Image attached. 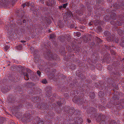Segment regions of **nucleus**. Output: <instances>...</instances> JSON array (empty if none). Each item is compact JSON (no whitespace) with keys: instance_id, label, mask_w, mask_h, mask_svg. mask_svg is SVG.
<instances>
[{"instance_id":"obj_1","label":"nucleus","mask_w":124,"mask_h":124,"mask_svg":"<svg viewBox=\"0 0 124 124\" xmlns=\"http://www.w3.org/2000/svg\"><path fill=\"white\" fill-rule=\"evenodd\" d=\"M39 65V64L40 65V67L39 68L42 69L46 68L45 70V72L46 73H48V76L49 79L51 81H54L55 82H58L60 81V80L61 78H62L61 77L63 78V79L65 80L66 78L63 75H62L60 76L59 74L56 75L55 76V74L56 73V70H52V73H50V68L51 67L53 66V65H51L52 62H38Z\"/></svg>"},{"instance_id":"obj_2","label":"nucleus","mask_w":124,"mask_h":124,"mask_svg":"<svg viewBox=\"0 0 124 124\" xmlns=\"http://www.w3.org/2000/svg\"><path fill=\"white\" fill-rule=\"evenodd\" d=\"M31 100L34 102L37 103V106L39 108L46 110L49 108V105H47L46 103H43V98L41 97V96L32 97Z\"/></svg>"},{"instance_id":"obj_3","label":"nucleus","mask_w":124,"mask_h":124,"mask_svg":"<svg viewBox=\"0 0 124 124\" xmlns=\"http://www.w3.org/2000/svg\"><path fill=\"white\" fill-rule=\"evenodd\" d=\"M80 90L78 89L77 91L78 93H80L78 96V98H73L72 100L74 102L81 104H83L84 101L83 96L84 95L83 93L84 92V90L83 88L81 87L79 89Z\"/></svg>"},{"instance_id":"obj_4","label":"nucleus","mask_w":124,"mask_h":124,"mask_svg":"<svg viewBox=\"0 0 124 124\" xmlns=\"http://www.w3.org/2000/svg\"><path fill=\"white\" fill-rule=\"evenodd\" d=\"M48 46L49 50H47V51L46 53H44V55L45 58L49 60H56L58 57V55L56 54H53L51 52L50 49L49 47H50L51 48L49 44H48Z\"/></svg>"},{"instance_id":"obj_5","label":"nucleus","mask_w":124,"mask_h":124,"mask_svg":"<svg viewBox=\"0 0 124 124\" xmlns=\"http://www.w3.org/2000/svg\"><path fill=\"white\" fill-rule=\"evenodd\" d=\"M96 111V108L92 107L88 109L87 113L88 114H90V117L93 118V116H94V117H95V118H96V119L97 122H100L101 121V115H99L98 117L97 116H95V114Z\"/></svg>"},{"instance_id":"obj_6","label":"nucleus","mask_w":124,"mask_h":124,"mask_svg":"<svg viewBox=\"0 0 124 124\" xmlns=\"http://www.w3.org/2000/svg\"><path fill=\"white\" fill-rule=\"evenodd\" d=\"M110 18L113 20H115L116 19H118L121 22L122 25H124V16L123 15L121 14L118 15V17L116 16V15L115 13H112L110 16Z\"/></svg>"},{"instance_id":"obj_7","label":"nucleus","mask_w":124,"mask_h":124,"mask_svg":"<svg viewBox=\"0 0 124 124\" xmlns=\"http://www.w3.org/2000/svg\"><path fill=\"white\" fill-rule=\"evenodd\" d=\"M38 51L35 50L33 53L34 56V59L35 62H41L42 60L40 59V55L38 54Z\"/></svg>"},{"instance_id":"obj_8","label":"nucleus","mask_w":124,"mask_h":124,"mask_svg":"<svg viewBox=\"0 0 124 124\" xmlns=\"http://www.w3.org/2000/svg\"><path fill=\"white\" fill-rule=\"evenodd\" d=\"M25 100L24 98H22L19 100L18 102V106H17V108L20 109L21 108L24 107V104L25 103Z\"/></svg>"},{"instance_id":"obj_9","label":"nucleus","mask_w":124,"mask_h":124,"mask_svg":"<svg viewBox=\"0 0 124 124\" xmlns=\"http://www.w3.org/2000/svg\"><path fill=\"white\" fill-rule=\"evenodd\" d=\"M45 91H46V96L48 97H50L52 94V91L51 87L49 86H47L46 88Z\"/></svg>"},{"instance_id":"obj_10","label":"nucleus","mask_w":124,"mask_h":124,"mask_svg":"<svg viewBox=\"0 0 124 124\" xmlns=\"http://www.w3.org/2000/svg\"><path fill=\"white\" fill-rule=\"evenodd\" d=\"M115 6L117 9H121L124 10V3H122L121 1L118 3H116L115 4Z\"/></svg>"},{"instance_id":"obj_11","label":"nucleus","mask_w":124,"mask_h":124,"mask_svg":"<svg viewBox=\"0 0 124 124\" xmlns=\"http://www.w3.org/2000/svg\"><path fill=\"white\" fill-rule=\"evenodd\" d=\"M96 22H95V25L96 26H97V29L98 30V31L99 32V33L100 34L101 31V22L100 21L98 20H96Z\"/></svg>"},{"instance_id":"obj_12","label":"nucleus","mask_w":124,"mask_h":124,"mask_svg":"<svg viewBox=\"0 0 124 124\" xmlns=\"http://www.w3.org/2000/svg\"><path fill=\"white\" fill-rule=\"evenodd\" d=\"M56 3L55 0H47V1L46 3V5L48 6L55 5Z\"/></svg>"},{"instance_id":"obj_13","label":"nucleus","mask_w":124,"mask_h":124,"mask_svg":"<svg viewBox=\"0 0 124 124\" xmlns=\"http://www.w3.org/2000/svg\"><path fill=\"white\" fill-rule=\"evenodd\" d=\"M77 120L76 121H75V123H71L69 124H78L79 123H81L83 122V120L81 118H79L78 116L76 117Z\"/></svg>"},{"instance_id":"obj_14","label":"nucleus","mask_w":124,"mask_h":124,"mask_svg":"<svg viewBox=\"0 0 124 124\" xmlns=\"http://www.w3.org/2000/svg\"><path fill=\"white\" fill-rule=\"evenodd\" d=\"M67 113H70L71 114L73 115L74 114V112L75 110V109L74 107L70 108L69 110L67 109L65 110Z\"/></svg>"},{"instance_id":"obj_15","label":"nucleus","mask_w":124,"mask_h":124,"mask_svg":"<svg viewBox=\"0 0 124 124\" xmlns=\"http://www.w3.org/2000/svg\"><path fill=\"white\" fill-rule=\"evenodd\" d=\"M60 101H58L57 102V104L58 105L60 106L62 105V104H64L65 103V101L64 99L62 98H61Z\"/></svg>"},{"instance_id":"obj_16","label":"nucleus","mask_w":124,"mask_h":124,"mask_svg":"<svg viewBox=\"0 0 124 124\" xmlns=\"http://www.w3.org/2000/svg\"><path fill=\"white\" fill-rule=\"evenodd\" d=\"M9 90V89L8 88L7 86H4L1 88L2 91L4 93H5L7 92Z\"/></svg>"},{"instance_id":"obj_17","label":"nucleus","mask_w":124,"mask_h":124,"mask_svg":"<svg viewBox=\"0 0 124 124\" xmlns=\"http://www.w3.org/2000/svg\"><path fill=\"white\" fill-rule=\"evenodd\" d=\"M110 54H109L108 53H106L105 55H104L103 57V60H107V61L108 62L107 60H108L110 58Z\"/></svg>"},{"instance_id":"obj_18","label":"nucleus","mask_w":124,"mask_h":124,"mask_svg":"<svg viewBox=\"0 0 124 124\" xmlns=\"http://www.w3.org/2000/svg\"><path fill=\"white\" fill-rule=\"evenodd\" d=\"M117 32L119 35L122 36L124 34V32L123 30L120 29H119L117 30Z\"/></svg>"},{"instance_id":"obj_19","label":"nucleus","mask_w":124,"mask_h":124,"mask_svg":"<svg viewBox=\"0 0 124 124\" xmlns=\"http://www.w3.org/2000/svg\"><path fill=\"white\" fill-rule=\"evenodd\" d=\"M23 76L24 79L26 80H28L29 79V76L28 74L27 73H23Z\"/></svg>"},{"instance_id":"obj_20","label":"nucleus","mask_w":124,"mask_h":124,"mask_svg":"<svg viewBox=\"0 0 124 124\" xmlns=\"http://www.w3.org/2000/svg\"><path fill=\"white\" fill-rule=\"evenodd\" d=\"M62 91L64 92H68L69 91V89L67 88L65 86H63L62 87V88L61 89Z\"/></svg>"},{"instance_id":"obj_21","label":"nucleus","mask_w":124,"mask_h":124,"mask_svg":"<svg viewBox=\"0 0 124 124\" xmlns=\"http://www.w3.org/2000/svg\"><path fill=\"white\" fill-rule=\"evenodd\" d=\"M96 53H95L92 55V58H93L94 60H96L98 58V56H96Z\"/></svg>"},{"instance_id":"obj_22","label":"nucleus","mask_w":124,"mask_h":124,"mask_svg":"<svg viewBox=\"0 0 124 124\" xmlns=\"http://www.w3.org/2000/svg\"><path fill=\"white\" fill-rule=\"evenodd\" d=\"M58 38L60 39V41L62 42H63L65 40V38L63 36H61L58 37Z\"/></svg>"},{"instance_id":"obj_23","label":"nucleus","mask_w":124,"mask_h":124,"mask_svg":"<svg viewBox=\"0 0 124 124\" xmlns=\"http://www.w3.org/2000/svg\"><path fill=\"white\" fill-rule=\"evenodd\" d=\"M30 6V3L28 2H26L25 3H24L22 5V6L23 8L26 6Z\"/></svg>"},{"instance_id":"obj_24","label":"nucleus","mask_w":124,"mask_h":124,"mask_svg":"<svg viewBox=\"0 0 124 124\" xmlns=\"http://www.w3.org/2000/svg\"><path fill=\"white\" fill-rule=\"evenodd\" d=\"M76 68V66L75 64H72L70 66V68L72 70H74Z\"/></svg>"},{"instance_id":"obj_25","label":"nucleus","mask_w":124,"mask_h":124,"mask_svg":"<svg viewBox=\"0 0 124 124\" xmlns=\"http://www.w3.org/2000/svg\"><path fill=\"white\" fill-rule=\"evenodd\" d=\"M104 34L106 36H109L110 34V32L108 31H106L104 33Z\"/></svg>"},{"instance_id":"obj_26","label":"nucleus","mask_w":124,"mask_h":124,"mask_svg":"<svg viewBox=\"0 0 124 124\" xmlns=\"http://www.w3.org/2000/svg\"><path fill=\"white\" fill-rule=\"evenodd\" d=\"M69 107L67 106H65L63 108V110H64V111L66 113V111L65 110L67 109L68 110H69Z\"/></svg>"},{"instance_id":"obj_27","label":"nucleus","mask_w":124,"mask_h":124,"mask_svg":"<svg viewBox=\"0 0 124 124\" xmlns=\"http://www.w3.org/2000/svg\"><path fill=\"white\" fill-rule=\"evenodd\" d=\"M116 26H120L122 25L121 22H120L119 21H117L115 23Z\"/></svg>"},{"instance_id":"obj_28","label":"nucleus","mask_w":124,"mask_h":124,"mask_svg":"<svg viewBox=\"0 0 124 124\" xmlns=\"http://www.w3.org/2000/svg\"><path fill=\"white\" fill-rule=\"evenodd\" d=\"M107 40L109 42L113 40V38L111 36H109L108 37Z\"/></svg>"},{"instance_id":"obj_29","label":"nucleus","mask_w":124,"mask_h":124,"mask_svg":"<svg viewBox=\"0 0 124 124\" xmlns=\"http://www.w3.org/2000/svg\"><path fill=\"white\" fill-rule=\"evenodd\" d=\"M42 83L45 84H46L47 83V82L46 79H43L41 81Z\"/></svg>"},{"instance_id":"obj_30","label":"nucleus","mask_w":124,"mask_h":124,"mask_svg":"<svg viewBox=\"0 0 124 124\" xmlns=\"http://www.w3.org/2000/svg\"><path fill=\"white\" fill-rule=\"evenodd\" d=\"M27 85L28 87L30 88L31 87V86L33 84L32 83L29 82L27 84Z\"/></svg>"},{"instance_id":"obj_31","label":"nucleus","mask_w":124,"mask_h":124,"mask_svg":"<svg viewBox=\"0 0 124 124\" xmlns=\"http://www.w3.org/2000/svg\"><path fill=\"white\" fill-rule=\"evenodd\" d=\"M80 112V111L78 110H75L74 112V114L75 115H77Z\"/></svg>"},{"instance_id":"obj_32","label":"nucleus","mask_w":124,"mask_h":124,"mask_svg":"<svg viewBox=\"0 0 124 124\" xmlns=\"http://www.w3.org/2000/svg\"><path fill=\"white\" fill-rule=\"evenodd\" d=\"M80 112V111L78 110H75L74 112V114L75 115H77Z\"/></svg>"},{"instance_id":"obj_33","label":"nucleus","mask_w":124,"mask_h":124,"mask_svg":"<svg viewBox=\"0 0 124 124\" xmlns=\"http://www.w3.org/2000/svg\"><path fill=\"white\" fill-rule=\"evenodd\" d=\"M55 37V35L54 34H51L50 35V39H54Z\"/></svg>"},{"instance_id":"obj_34","label":"nucleus","mask_w":124,"mask_h":124,"mask_svg":"<svg viewBox=\"0 0 124 124\" xmlns=\"http://www.w3.org/2000/svg\"><path fill=\"white\" fill-rule=\"evenodd\" d=\"M54 46H55V47H54V49L56 50L57 46V44L56 42H54Z\"/></svg>"},{"instance_id":"obj_35","label":"nucleus","mask_w":124,"mask_h":124,"mask_svg":"<svg viewBox=\"0 0 124 124\" xmlns=\"http://www.w3.org/2000/svg\"><path fill=\"white\" fill-rule=\"evenodd\" d=\"M37 73L39 75V77H41V72L39 70H38L37 71Z\"/></svg>"},{"instance_id":"obj_36","label":"nucleus","mask_w":124,"mask_h":124,"mask_svg":"<svg viewBox=\"0 0 124 124\" xmlns=\"http://www.w3.org/2000/svg\"><path fill=\"white\" fill-rule=\"evenodd\" d=\"M48 114H49V115L50 116H53L54 114V113L53 112L51 111L49 112H48Z\"/></svg>"},{"instance_id":"obj_37","label":"nucleus","mask_w":124,"mask_h":124,"mask_svg":"<svg viewBox=\"0 0 124 124\" xmlns=\"http://www.w3.org/2000/svg\"><path fill=\"white\" fill-rule=\"evenodd\" d=\"M5 48L6 51H7L9 48V46L7 45H6L5 47Z\"/></svg>"},{"instance_id":"obj_38","label":"nucleus","mask_w":124,"mask_h":124,"mask_svg":"<svg viewBox=\"0 0 124 124\" xmlns=\"http://www.w3.org/2000/svg\"><path fill=\"white\" fill-rule=\"evenodd\" d=\"M110 52L111 54L112 55H115V51L112 50H110Z\"/></svg>"},{"instance_id":"obj_39","label":"nucleus","mask_w":124,"mask_h":124,"mask_svg":"<svg viewBox=\"0 0 124 124\" xmlns=\"http://www.w3.org/2000/svg\"><path fill=\"white\" fill-rule=\"evenodd\" d=\"M68 5V4L67 3L63 4L62 6L64 8H66Z\"/></svg>"},{"instance_id":"obj_40","label":"nucleus","mask_w":124,"mask_h":124,"mask_svg":"<svg viewBox=\"0 0 124 124\" xmlns=\"http://www.w3.org/2000/svg\"><path fill=\"white\" fill-rule=\"evenodd\" d=\"M43 122L41 120H39L38 123V124H43Z\"/></svg>"},{"instance_id":"obj_41","label":"nucleus","mask_w":124,"mask_h":124,"mask_svg":"<svg viewBox=\"0 0 124 124\" xmlns=\"http://www.w3.org/2000/svg\"><path fill=\"white\" fill-rule=\"evenodd\" d=\"M75 12L76 13H77L78 14H79V15L81 13L80 11L79 10L77 9V10H76V11Z\"/></svg>"},{"instance_id":"obj_42","label":"nucleus","mask_w":124,"mask_h":124,"mask_svg":"<svg viewBox=\"0 0 124 124\" xmlns=\"http://www.w3.org/2000/svg\"><path fill=\"white\" fill-rule=\"evenodd\" d=\"M122 37H121V40L122 42L123 43H124V36H122Z\"/></svg>"},{"instance_id":"obj_43","label":"nucleus","mask_w":124,"mask_h":124,"mask_svg":"<svg viewBox=\"0 0 124 124\" xmlns=\"http://www.w3.org/2000/svg\"><path fill=\"white\" fill-rule=\"evenodd\" d=\"M76 34L77 36L78 37H79L81 35L80 33L79 32H77Z\"/></svg>"},{"instance_id":"obj_44","label":"nucleus","mask_w":124,"mask_h":124,"mask_svg":"<svg viewBox=\"0 0 124 124\" xmlns=\"http://www.w3.org/2000/svg\"><path fill=\"white\" fill-rule=\"evenodd\" d=\"M22 48V46H21L19 45L18 46H17V48L19 50H21Z\"/></svg>"},{"instance_id":"obj_45","label":"nucleus","mask_w":124,"mask_h":124,"mask_svg":"<svg viewBox=\"0 0 124 124\" xmlns=\"http://www.w3.org/2000/svg\"><path fill=\"white\" fill-rule=\"evenodd\" d=\"M27 71L29 73L31 72V70L29 68H27Z\"/></svg>"},{"instance_id":"obj_46","label":"nucleus","mask_w":124,"mask_h":124,"mask_svg":"<svg viewBox=\"0 0 124 124\" xmlns=\"http://www.w3.org/2000/svg\"><path fill=\"white\" fill-rule=\"evenodd\" d=\"M23 23H24V25H26V21L24 19L23 21Z\"/></svg>"},{"instance_id":"obj_47","label":"nucleus","mask_w":124,"mask_h":124,"mask_svg":"<svg viewBox=\"0 0 124 124\" xmlns=\"http://www.w3.org/2000/svg\"><path fill=\"white\" fill-rule=\"evenodd\" d=\"M5 5V4L4 3H2V4H0V6L1 7V6H4Z\"/></svg>"},{"instance_id":"obj_48","label":"nucleus","mask_w":124,"mask_h":124,"mask_svg":"<svg viewBox=\"0 0 124 124\" xmlns=\"http://www.w3.org/2000/svg\"><path fill=\"white\" fill-rule=\"evenodd\" d=\"M77 94H76L75 93L74 94V93L73 94V95H72V96H74V97H75V96H77Z\"/></svg>"},{"instance_id":"obj_49","label":"nucleus","mask_w":124,"mask_h":124,"mask_svg":"<svg viewBox=\"0 0 124 124\" xmlns=\"http://www.w3.org/2000/svg\"><path fill=\"white\" fill-rule=\"evenodd\" d=\"M87 121L88 123H90L91 122V120H89V119H88L87 120Z\"/></svg>"},{"instance_id":"obj_50","label":"nucleus","mask_w":124,"mask_h":124,"mask_svg":"<svg viewBox=\"0 0 124 124\" xmlns=\"http://www.w3.org/2000/svg\"><path fill=\"white\" fill-rule=\"evenodd\" d=\"M26 41H25V40H21V41H20V42L23 43H24L25 42H26Z\"/></svg>"},{"instance_id":"obj_51","label":"nucleus","mask_w":124,"mask_h":124,"mask_svg":"<svg viewBox=\"0 0 124 124\" xmlns=\"http://www.w3.org/2000/svg\"><path fill=\"white\" fill-rule=\"evenodd\" d=\"M39 2H41V3L43 4H44V1H42L41 0H40Z\"/></svg>"},{"instance_id":"obj_52","label":"nucleus","mask_w":124,"mask_h":124,"mask_svg":"<svg viewBox=\"0 0 124 124\" xmlns=\"http://www.w3.org/2000/svg\"><path fill=\"white\" fill-rule=\"evenodd\" d=\"M110 23L112 24H113V23H114V22L113 21H111V22H110Z\"/></svg>"},{"instance_id":"obj_53","label":"nucleus","mask_w":124,"mask_h":124,"mask_svg":"<svg viewBox=\"0 0 124 124\" xmlns=\"http://www.w3.org/2000/svg\"><path fill=\"white\" fill-rule=\"evenodd\" d=\"M70 27L71 28H73L74 27V25L71 24L70 25Z\"/></svg>"},{"instance_id":"obj_54","label":"nucleus","mask_w":124,"mask_h":124,"mask_svg":"<svg viewBox=\"0 0 124 124\" xmlns=\"http://www.w3.org/2000/svg\"><path fill=\"white\" fill-rule=\"evenodd\" d=\"M102 123L103 124H105V122L103 120H102L101 121V123Z\"/></svg>"},{"instance_id":"obj_55","label":"nucleus","mask_w":124,"mask_h":124,"mask_svg":"<svg viewBox=\"0 0 124 124\" xmlns=\"http://www.w3.org/2000/svg\"><path fill=\"white\" fill-rule=\"evenodd\" d=\"M63 7L62 6H60L59 7V8L60 9H61Z\"/></svg>"},{"instance_id":"obj_56","label":"nucleus","mask_w":124,"mask_h":124,"mask_svg":"<svg viewBox=\"0 0 124 124\" xmlns=\"http://www.w3.org/2000/svg\"><path fill=\"white\" fill-rule=\"evenodd\" d=\"M102 118L103 119H104L105 118V116L104 115H102Z\"/></svg>"},{"instance_id":"obj_57","label":"nucleus","mask_w":124,"mask_h":124,"mask_svg":"<svg viewBox=\"0 0 124 124\" xmlns=\"http://www.w3.org/2000/svg\"><path fill=\"white\" fill-rule=\"evenodd\" d=\"M66 95L67 96V98H68L69 97V95L67 93L66 94Z\"/></svg>"},{"instance_id":"obj_58","label":"nucleus","mask_w":124,"mask_h":124,"mask_svg":"<svg viewBox=\"0 0 124 124\" xmlns=\"http://www.w3.org/2000/svg\"><path fill=\"white\" fill-rule=\"evenodd\" d=\"M13 66V67H14L13 68V69H12V68H11V69L12 70H14V69H15L14 67H15L14 66Z\"/></svg>"},{"instance_id":"obj_59","label":"nucleus","mask_w":124,"mask_h":124,"mask_svg":"<svg viewBox=\"0 0 124 124\" xmlns=\"http://www.w3.org/2000/svg\"><path fill=\"white\" fill-rule=\"evenodd\" d=\"M121 61L124 62V58L122 59V60H121Z\"/></svg>"},{"instance_id":"obj_60","label":"nucleus","mask_w":124,"mask_h":124,"mask_svg":"<svg viewBox=\"0 0 124 124\" xmlns=\"http://www.w3.org/2000/svg\"><path fill=\"white\" fill-rule=\"evenodd\" d=\"M92 46H93L95 45V44L94 43H92Z\"/></svg>"},{"instance_id":"obj_61","label":"nucleus","mask_w":124,"mask_h":124,"mask_svg":"<svg viewBox=\"0 0 124 124\" xmlns=\"http://www.w3.org/2000/svg\"><path fill=\"white\" fill-rule=\"evenodd\" d=\"M10 64H8L6 66L7 67H8V66H10Z\"/></svg>"},{"instance_id":"obj_62","label":"nucleus","mask_w":124,"mask_h":124,"mask_svg":"<svg viewBox=\"0 0 124 124\" xmlns=\"http://www.w3.org/2000/svg\"><path fill=\"white\" fill-rule=\"evenodd\" d=\"M30 79H31V80L33 81H34V79H33V78H31V77H30Z\"/></svg>"},{"instance_id":"obj_63","label":"nucleus","mask_w":124,"mask_h":124,"mask_svg":"<svg viewBox=\"0 0 124 124\" xmlns=\"http://www.w3.org/2000/svg\"><path fill=\"white\" fill-rule=\"evenodd\" d=\"M19 22H20V23H19V24H22V22H21V20H20Z\"/></svg>"},{"instance_id":"obj_64","label":"nucleus","mask_w":124,"mask_h":124,"mask_svg":"<svg viewBox=\"0 0 124 124\" xmlns=\"http://www.w3.org/2000/svg\"><path fill=\"white\" fill-rule=\"evenodd\" d=\"M17 0H12V1H15Z\"/></svg>"}]
</instances>
